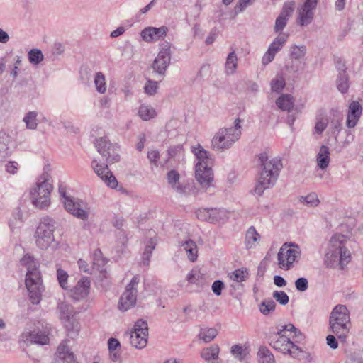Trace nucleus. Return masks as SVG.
<instances>
[{"instance_id": "nucleus-1", "label": "nucleus", "mask_w": 363, "mask_h": 363, "mask_svg": "<svg viewBox=\"0 0 363 363\" xmlns=\"http://www.w3.org/2000/svg\"><path fill=\"white\" fill-rule=\"evenodd\" d=\"M95 147L98 152L105 158L106 163L100 164L94 160L91 163L94 171L108 187L115 189L118 185V181L109 170L108 165L120 161L118 147L112 144L106 137L96 138Z\"/></svg>"}, {"instance_id": "nucleus-2", "label": "nucleus", "mask_w": 363, "mask_h": 363, "mask_svg": "<svg viewBox=\"0 0 363 363\" xmlns=\"http://www.w3.org/2000/svg\"><path fill=\"white\" fill-rule=\"evenodd\" d=\"M259 165L262 170L260 173L258 183L255 188V192L261 196L264 190L272 188L276 184L279 173L283 168L281 160L274 157L269 160L267 152L258 155Z\"/></svg>"}, {"instance_id": "nucleus-3", "label": "nucleus", "mask_w": 363, "mask_h": 363, "mask_svg": "<svg viewBox=\"0 0 363 363\" xmlns=\"http://www.w3.org/2000/svg\"><path fill=\"white\" fill-rule=\"evenodd\" d=\"M21 265L27 268L26 275V286L28 289L30 301L38 304L41 299L42 279L38 269L39 264L30 254H26L20 260Z\"/></svg>"}, {"instance_id": "nucleus-4", "label": "nucleus", "mask_w": 363, "mask_h": 363, "mask_svg": "<svg viewBox=\"0 0 363 363\" xmlns=\"http://www.w3.org/2000/svg\"><path fill=\"white\" fill-rule=\"evenodd\" d=\"M347 240L342 234H335L329 240L325 255V264L328 267H340L343 269L350 261V252L346 248Z\"/></svg>"}, {"instance_id": "nucleus-5", "label": "nucleus", "mask_w": 363, "mask_h": 363, "mask_svg": "<svg viewBox=\"0 0 363 363\" xmlns=\"http://www.w3.org/2000/svg\"><path fill=\"white\" fill-rule=\"evenodd\" d=\"M329 325L338 340L345 343L351 328L350 311L346 306L339 304L334 307L330 314Z\"/></svg>"}, {"instance_id": "nucleus-6", "label": "nucleus", "mask_w": 363, "mask_h": 363, "mask_svg": "<svg viewBox=\"0 0 363 363\" xmlns=\"http://www.w3.org/2000/svg\"><path fill=\"white\" fill-rule=\"evenodd\" d=\"M49 172L48 166L44 168L43 173L37 182L36 187L30 191L32 203L39 208H45L50 203V196L53 187Z\"/></svg>"}, {"instance_id": "nucleus-7", "label": "nucleus", "mask_w": 363, "mask_h": 363, "mask_svg": "<svg viewBox=\"0 0 363 363\" xmlns=\"http://www.w3.org/2000/svg\"><path fill=\"white\" fill-rule=\"evenodd\" d=\"M241 120L238 118L235 121V125L228 128H220L211 140L214 150L223 151L229 149L237 141L241 135Z\"/></svg>"}, {"instance_id": "nucleus-8", "label": "nucleus", "mask_w": 363, "mask_h": 363, "mask_svg": "<svg viewBox=\"0 0 363 363\" xmlns=\"http://www.w3.org/2000/svg\"><path fill=\"white\" fill-rule=\"evenodd\" d=\"M55 230V221L49 216L41 218L36 228L34 238L36 246L43 250L56 246L53 233Z\"/></svg>"}, {"instance_id": "nucleus-9", "label": "nucleus", "mask_w": 363, "mask_h": 363, "mask_svg": "<svg viewBox=\"0 0 363 363\" xmlns=\"http://www.w3.org/2000/svg\"><path fill=\"white\" fill-rule=\"evenodd\" d=\"M301 256V250L298 245L290 242L284 243L280 248L278 255V264L279 268L289 270L293 267Z\"/></svg>"}, {"instance_id": "nucleus-10", "label": "nucleus", "mask_w": 363, "mask_h": 363, "mask_svg": "<svg viewBox=\"0 0 363 363\" xmlns=\"http://www.w3.org/2000/svg\"><path fill=\"white\" fill-rule=\"evenodd\" d=\"M268 340L270 346L274 350L284 354H289L294 358H300L302 353L301 349L285 335L277 338L276 335H269Z\"/></svg>"}, {"instance_id": "nucleus-11", "label": "nucleus", "mask_w": 363, "mask_h": 363, "mask_svg": "<svg viewBox=\"0 0 363 363\" xmlns=\"http://www.w3.org/2000/svg\"><path fill=\"white\" fill-rule=\"evenodd\" d=\"M147 323L142 319L138 320L134 325L133 330L130 334L131 345L138 349L145 347L147 342Z\"/></svg>"}, {"instance_id": "nucleus-12", "label": "nucleus", "mask_w": 363, "mask_h": 363, "mask_svg": "<svg viewBox=\"0 0 363 363\" xmlns=\"http://www.w3.org/2000/svg\"><path fill=\"white\" fill-rule=\"evenodd\" d=\"M139 283V278L135 276L132 278L130 282L127 285L125 291L120 298L118 308L121 311H128L135 306L136 303V296L138 290L136 286Z\"/></svg>"}, {"instance_id": "nucleus-13", "label": "nucleus", "mask_w": 363, "mask_h": 363, "mask_svg": "<svg viewBox=\"0 0 363 363\" xmlns=\"http://www.w3.org/2000/svg\"><path fill=\"white\" fill-rule=\"evenodd\" d=\"M171 61L170 44L166 43L163 48L160 50L157 57L154 60L152 67L155 72L161 77L165 75L166 70Z\"/></svg>"}, {"instance_id": "nucleus-14", "label": "nucleus", "mask_w": 363, "mask_h": 363, "mask_svg": "<svg viewBox=\"0 0 363 363\" xmlns=\"http://www.w3.org/2000/svg\"><path fill=\"white\" fill-rule=\"evenodd\" d=\"M65 209L76 218L86 220L89 218V208L86 203L74 198H65L63 201Z\"/></svg>"}, {"instance_id": "nucleus-15", "label": "nucleus", "mask_w": 363, "mask_h": 363, "mask_svg": "<svg viewBox=\"0 0 363 363\" xmlns=\"http://www.w3.org/2000/svg\"><path fill=\"white\" fill-rule=\"evenodd\" d=\"M59 309L60 311V318L65 321V325L67 331L77 335L79 331V323L74 318L73 306L62 303L59 306Z\"/></svg>"}, {"instance_id": "nucleus-16", "label": "nucleus", "mask_w": 363, "mask_h": 363, "mask_svg": "<svg viewBox=\"0 0 363 363\" xmlns=\"http://www.w3.org/2000/svg\"><path fill=\"white\" fill-rule=\"evenodd\" d=\"M317 4L318 0H306L298 9V20L300 26H308L312 22Z\"/></svg>"}, {"instance_id": "nucleus-17", "label": "nucleus", "mask_w": 363, "mask_h": 363, "mask_svg": "<svg viewBox=\"0 0 363 363\" xmlns=\"http://www.w3.org/2000/svg\"><path fill=\"white\" fill-rule=\"evenodd\" d=\"M195 177L197 182L203 187L210 186L213 179V174L211 167L202 166L201 162L196 164Z\"/></svg>"}, {"instance_id": "nucleus-18", "label": "nucleus", "mask_w": 363, "mask_h": 363, "mask_svg": "<svg viewBox=\"0 0 363 363\" xmlns=\"http://www.w3.org/2000/svg\"><path fill=\"white\" fill-rule=\"evenodd\" d=\"M167 31L168 28L167 26L160 28L147 27L141 31L140 35L144 41L150 43L164 39Z\"/></svg>"}, {"instance_id": "nucleus-19", "label": "nucleus", "mask_w": 363, "mask_h": 363, "mask_svg": "<svg viewBox=\"0 0 363 363\" xmlns=\"http://www.w3.org/2000/svg\"><path fill=\"white\" fill-rule=\"evenodd\" d=\"M22 340L26 344L36 343L39 345H46L49 342L47 335L40 330H24L21 334Z\"/></svg>"}, {"instance_id": "nucleus-20", "label": "nucleus", "mask_w": 363, "mask_h": 363, "mask_svg": "<svg viewBox=\"0 0 363 363\" xmlns=\"http://www.w3.org/2000/svg\"><path fill=\"white\" fill-rule=\"evenodd\" d=\"M90 289V279L89 277H83L72 290L74 299L79 300L86 298Z\"/></svg>"}, {"instance_id": "nucleus-21", "label": "nucleus", "mask_w": 363, "mask_h": 363, "mask_svg": "<svg viewBox=\"0 0 363 363\" xmlns=\"http://www.w3.org/2000/svg\"><path fill=\"white\" fill-rule=\"evenodd\" d=\"M362 114V106L357 101H352L349 106L346 124L348 128H354Z\"/></svg>"}, {"instance_id": "nucleus-22", "label": "nucleus", "mask_w": 363, "mask_h": 363, "mask_svg": "<svg viewBox=\"0 0 363 363\" xmlns=\"http://www.w3.org/2000/svg\"><path fill=\"white\" fill-rule=\"evenodd\" d=\"M192 152L198 160L197 163L201 162L202 166H210L212 164L213 160L210 156V153L205 150L199 144L197 147H192Z\"/></svg>"}, {"instance_id": "nucleus-23", "label": "nucleus", "mask_w": 363, "mask_h": 363, "mask_svg": "<svg viewBox=\"0 0 363 363\" xmlns=\"http://www.w3.org/2000/svg\"><path fill=\"white\" fill-rule=\"evenodd\" d=\"M276 104L281 110L290 112L294 106V99L291 94H281L277 99Z\"/></svg>"}, {"instance_id": "nucleus-24", "label": "nucleus", "mask_w": 363, "mask_h": 363, "mask_svg": "<svg viewBox=\"0 0 363 363\" xmlns=\"http://www.w3.org/2000/svg\"><path fill=\"white\" fill-rule=\"evenodd\" d=\"M330 162V150L329 147L325 145H322L320 148L319 152L317 155L318 166L325 169L328 167Z\"/></svg>"}, {"instance_id": "nucleus-25", "label": "nucleus", "mask_w": 363, "mask_h": 363, "mask_svg": "<svg viewBox=\"0 0 363 363\" xmlns=\"http://www.w3.org/2000/svg\"><path fill=\"white\" fill-rule=\"evenodd\" d=\"M219 347L218 345H213L202 350L201 355L203 359L210 363L211 361L216 360L218 358Z\"/></svg>"}, {"instance_id": "nucleus-26", "label": "nucleus", "mask_w": 363, "mask_h": 363, "mask_svg": "<svg viewBox=\"0 0 363 363\" xmlns=\"http://www.w3.org/2000/svg\"><path fill=\"white\" fill-rule=\"evenodd\" d=\"M186 279L189 284L201 286L204 282L205 277L199 269L194 268L188 273Z\"/></svg>"}, {"instance_id": "nucleus-27", "label": "nucleus", "mask_w": 363, "mask_h": 363, "mask_svg": "<svg viewBox=\"0 0 363 363\" xmlns=\"http://www.w3.org/2000/svg\"><path fill=\"white\" fill-rule=\"evenodd\" d=\"M184 250L187 253V256L189 259L194 262L197 259L198 257V250H197V246L192 240L189 239L185 242H184L182 245Z\"/></svg>"}, {"instance_id": "nucleus-28", "label": "nucleus", "mask_w": 363, "mask_h": 363, "mask_svg": "<svg viewBox=\"0 0 363 363\" xmlns=\"http://www.w3.org/2000/svg\"><path fill=\"white\" fill-rule=\"evenodd\" d=\"M289 35L286 33L280 34L269 45L268 50L276 55L286 43Z\"/></svg>"}, {"instance_id": "nucleus-29", "label": "nucleus", "mask_w": 363, "mask_h": 363, "mask_svg": "<svg viewBox=\"0 0 363 363\" xmlns=\"http://www.w3.org/2000/svg\"><path fill=\"white\" fill-rule=\"evenodd\" d=\"M10 141L9 135L0 131V161H4L10 155L8 144Z\"/></svg>"}, {"instance_id": "nucleus-30", "label": "nucleus", "mask_w": 363, "mask_h": 363, "mask_svg": "<svg viewBox=\"0 0 363 363\" xmlns=\"http://www.w3.org/2000/svg\"><path fill=\"white\" fill-rule=\"evenodd\" d=\"M259 235L255 227L251 226L245 235V243L247 249L255 247V242L259 239Z\"/></svg>"}, {"instance_id": "nucleus-31", "label": "nucleus", "mask_w": 363, "mask_h": 363, "mask_svg": "<svg viewBox=\"0 0 363 363\" xmlns=\"http://www.w3.org/2000/svg\"><path fill=\"white\" fill-rule=\"evenodd\" d=\"M337 87L338 90L342 93H345L347 91L349 84L346 69H342L341 71H339L337 79Z\"/></svg>"}, {"instance_id": "nucleus-32", "label": "nucleus", "mask_w": 363, "mask_h": 363, "mask_svg": "<svg viewBox=\"0 0 363 363\" xmlns=\"http://www.w3.org/2000/svg\"><path fill=\"white\" fill-rule=\"evenodd\" d=\"M257 356L259 363H275L273 354L266 347H262L259 349Z\"/></svg>"}, {"instance_id": "nucleus-33", "label": "nucleus", "mask_w": 363, "mask_h": 363, "mask_svg": "<svg viewBox=\"0 0 363 363\" xmlns=\"http://www.w3.org/2000/svg\"><path fill=\"white\" fill-rule=\"evenodd\" d=\"M218 335V331L214 328H203L201 330L199 337L206 343L212 341Z\"/></svg>"}, {"instance_id": "nucleus-34", "label": "nucleus", "mask_w": 363, "mask_h": 363, "mask_svg": "<svg viewBox=\"0 0 363 363\" xmlns=\"http://www.w3.org/2000/svg\"><path fill=\"white\" fill-rule=\"evenodd\" d=\"M298 201L310 207L317 206L320 203L318 195L314 192L310 193L306 196H300Z\"/></svg>"}, {"instance_id": "nucleus-35", "label": "nucleus", "mask_w": 363, "mask_h": 363, "mask_svg": "<svg viewBox=\"0 0 363 363\" xmlns=\"http://www.w3.org/2000/svg\"><path fill=\"white\" fill-rule=\"evenodd\" d=\"M238 58L235 51L230 52L226 59L225 69L229 74H233L237 68Z\"/></svg>"}, {"instance_id": "nucleus-36", "label": "nucleus", "mask_w": 363, "mask_h": 363, "mask_svg": "<svg viewBox=\"0 0 363 363\" xmlns=\"http://www.w3.org/2000/svg\"><path fill=\"white\" fill-rule=\"evenodd\" d=\"M306 53V48L305 45H293L290 48V57L292 60H300L305 56Z\"/></svg>"}, {"instance_id": "nucleus-37", "label": "nucleus", "mask_w": 363, "mask_h": 363, "mask_svg": "<svg viewBox=\"0 0 363 363\" xmlns=\"http://www.w3.org/2000/svg\"><path fill=\"white\" fill-rule=\"evenodd\" d=\"M138 114L143 121H148L155 116V109L147 105H141L138 110Z\"/></svg>"}, {"instance_id": "nucleus-38", "label": "nucleus", "mask_w": 363, "mask_h": 363, "mask_svg": "<svg viewBox=\"0 0 363 363\" xmlns=\"http://www.w3.org/2000/svg\"><path fill=\"white\" fill-rule=\"evenodd\" d=\"M211 213L210 223H216L220 221H223L226 218V213L224 211L216 208H209Z\"/></svg>"}, {"instance_id": "nucleus-39", "label": "nucleus", "mask_w": 363, "mask_h": 363, "mask_svg": "<svg viewBox=\"0 0 363 363\" xmlns=\"http://www.w3.org/2000/svg\"><path fill=\"white\" fill-rule=\"evenodd\" d=\"M180 178L179 174L176 170H171L167 173V180L169 185L177 191H182V187L177 182Z\"/></svg>"}, {"instance_id": "nucleus-40", "label": "nucleus", "mask_w": 363, "mask_h": 363, "mask_svg": "<svg viewBox=\"0 0 363 363\" xmlns=\"http://www.w3.org/2000/svg\"><path fill=\"white\" fill-rule=\"evenodd\" d=\"M249 275L248 271L246 268H241L235 269L229 276L230 278L237 282H242L247 279Z\"/></svg>"}, {"instance_id": "nucleus-41", "label": "nucleus", "mask_w": 363, "mask_h": 363, "mask_svg": "<svg viewBox=\"0 0 363 363\" xmlns=\"http://www.w3.org/2000/svg\"><path fill=\"white\" fill-rule=\"evenodd\" d=\"M155 245H156V242L152 238H151L149 240L148 243L147 244V245L145 248V251L143 252V262L144 265H147V266L149 265L150 257L152 255V252L153 250L155 247Z\"/></svg>"}, {"instance_id": "nucleus-42", "label": "nucleus", "mask_w": 363, "mask_h": 363, "mask_svg": "<svg viewBox=\"0 0 363 363\" xmlns=\"http://www.w3.org/2000/svg\"><path fill=\"white\" fill-rule=\"evenodd\" d=\"M275 302L272 299L269 298L267 300L263 301L259 304V311L263 315H267L275 310Z\"/></svg>"}, {"instance_id": "nucleus-43", "label": "nucleus", "mask_w": 363, "mask_h": 363, "mask_svg": "<svg viewBox=\"0 0 363 363\" xmlns=\"http://www.w3.org/2000/svg\"><path fill=\"white\" fill-rule=\"evenodd\" d=\"M94 84L98 92L101 94L105 93L106 90V86L105 82V76L102 72H99L96 74L94 78Z\"/></svg>"}, {"instance_id": "nucleus-44", "label": "nucleus", "mask_w": 363, "mask_h": 363, "mask_svg": "<svg viewBox=\"0 0 363 363\" xmlns=\"http://www.w3.org/2000/svg\"><path fill=\"white\" fill-rule=\"evenodd\" d=\"M29 62L33 65H38L43 60V55L39 49H32L28 54Z\"/></svg>"}, {"instance_id": "nucleus-45", "label": "nucleus", "mask_w": 363, "mask_h": 363, "mask_svg": "<svg viewBox=\"0 0 363 363\" xmlns=\"http://www.w3.org/2000/svg\"><path fill=\"white\" fill-rule=\"evenodd\" d=\"M37 113L35 111H29L24 117L23 121L26 124V127L29 129L34 130L37 128L36 122Z\"/></svg>"}, {"instance_id": "nucleus-46", "label": "nucleus", "mask_w": 363, "mask_h": 363, "mask_svg": "<svg viewBox=\"0 0 363 363\" xmlns=\"http://www.w3.org/2000/svg\"><path fill=\"white\" fill-rule=\"evenodd\" d=\"M271 89L274 92L280 93L286 85L284 79H274L270 83Z\"/></svg>"}, {"instance_id": "nucleus-47", "label": "nucleus", "mask_w": 363, "mask_h": 363, "mask_svg": "<svg viewBox=\"0 0 363 363\" xmlns=\"http://www.w3.org/2000/svg\"><path fill=\"white\" fill-rule=\"evenodd\" d=\"M57 277L60 286L64 289H67L68 288V274L67 273V272L62 269H58L57 270Z\"/></svg>"}, {"instance_id": "nucleus-48", "label": "nucleus", "mask_w": 363, "mask_h": 363, "mask_svg": "<svg viewBox=\"0 0 363 363\" xmlns=\"http://www.w3.org/2000/svg\"><path fill=\"white\" fill-rule=\"evenodd\" d=\"M273 298L281 305L285 306L289 301V296L283 291H275L273 293Z\"/></svg>"}, {"instance_id": "nucleus-49", "label": "nucleus", "mask_w": 363, "mask_h": 363, "mask_svg": "<svg viewBox=\"0 0 363 363\" xmlns=\"http://www.w3.org/2000/svg\"><path fill=\"white\" fill-rule=\"evenodd\" d=\"M294 11V3H285L279 16L289 18Z\"/></svg>"}, {"instance_id": "nucleus-50", "label": "nucleus", "mask_w": 363, "mask_h": 363, "mask_svg": "<svg viewBox=\"0 0 363 363\" xmlns=\"http://www.w3.org/2000/svg\"><path fill=\"white\" fill-rule=\"evenodd\" d=\"M158 89V84L157 82L148 79L147 84L144 86L145 92L150 96L156 94Z\"/></svg>"}, {"instance_id": "nucleus-51", "label": "nucleus", "mask_w": 363, "mask_h": 363, "mask_svg": "<svg viewBox=\"0 0 363 363\" xmlns=\"http://www.w3.org/2000/svg\"><path fill=\"white\" fill-rule=\"evenodd\" d=\"M289 19L285 17H282L280 16H278L275 21V26L274 28V30L275 33H279L283 30V29L285 28V26L287 24Z\"/></svg>"}, {"instance_id": "nucleus-52", "label": "nucleus", "mask_w": 363, "mask_h": 363, "mask_svg": "<svg viewBox=\"0 0 363 363\" xmlns=\"http://www.w3.org/2000/svg\"><path fill=\"white\" fill-rule=\"evenodd\" d=\"M295 287L297 291L301 292L306 291L308 288V279L305 277H300L295 281Z\"/></svg>"}, {"instance_id": "nucleus-53", "label": "nucleus", "mask_w": 363, "mask_h": 363, "mask_svg": "<svg viewBox=\"0 0 363 363\" xmlns=\"http://www.w3.org/2000/svg\"><path fill=\"white\" fill-rule=\"evenodd\" d=\"M196 215L198 219L210 223L211 213H209V208H199L196 211Z\"/></svg>"}, {"instance_id": "nucleus-54", "label": "nucleus", "mask_w": 363, "mask_h": 363, "mask_svg": "<svg viewBox=\"0 0 363 363\" xmlns=\"http://www.w3.org/2000/svg\"><path fill=\"white\" fill-rule=\"evenodd\" d=\"M301 62L298 60H296V61H294V60H291V63H288L286 65V69L289 72H292V73H294V74H298L299 72L303 69V67H301Z\"/></svg>"}, {"instance_id": "nucleus-55", "label": "nucleus", "mask_w": 363, "mask_h": 363, "mask_svg": "<svg viewBox=\"0 0 363 363\" xmlns=\"http://www.w3.org/2000/svg\"><path fill=\"white\" fill-rule=\"evenodd\" d=\"M183 152V145L181 144L174 145L168 149L169 158H173Z\"/></svg>"}, {"instance_id": "nucleus-56", "label": "nucleus", "mask_w": 363, "mask_h": 363, "mask_svg": "<svg viewBox=\"0 0 363 363\" xmlns=\"http://www.w3.org/2000/svg\"><path fill=\"white\" fill-rule=\"evenodd\" d=\"M252 0H238L235 8V15L243 11L251 3Z\"/></svg>"}, {"instance_id": "nucleus-57", "label": "nucleus", "mask_w": 363, "mask_h": 363, "mask_svg": "<svg viewBox=\"0 0 363 363\" xmlns=\"http://www.w3.org/2000/svg\"><path fill=\"white\" fill-rule=\"evenodd\" d=\"M213 292L216 296H220L222 294V291L224 289V283L221 280L215 281L211 286Z\"/></svg>"}, {"instance_id": "nucleus-58", "label": "nucleus", "mask_w": 363, "mask_h": 363, "mask_svg": "<svg viewBox=\"0 0 363 363\" xmlns=\"http://www.w3.org/2000/svg\"><path fill=\"white\" fill-rule=\"evenodd\" d=\"M231 353L240 360L243 359L244 350L240 345H235L231 347Z\"/></svg>"}, {"instance_id": "nucleus-59", "label": "nucleus", "mask_w": 363, "mask_h": 363, "mask_svg": "<svg viewBox=\"0 0 363 363\" xmlns=\"http://www.w3.org/2000/svg\"><path fill=\"white\" fill-rule=\"evenodd\" d=\"M108 351L118 350L121 348L120 342L114 337H111L108 340Z\"/></svg>"}, {"instance_id": "nucleus-60", "label": "nucleus", "mask_w": 363, "mask_h": 363, "mask_svg": "<svg viewBox=\"0 0 363 363\" xmlns=\"http://www.w3.org/2000/svg\"><path fill=\"white\" fill-rule=\"evenodd\" d=\"M147 158L151 163L157 166V160L160 159V152L157 150H152L147 152Z\"/></svg>"}, {"instance_id": "nucleus-61", "label": "nucleus", "mask_w": 363, "mask_h": 363, "mask_svg": "<svg viewBox=\"0 0 363 363\" xmlns=\"http://www.w3.org/2000/svg\"><path fill=\"white\" fill-rule=\"evenodd\" d=\"M350 360L351 363H363V352H354Z\"/></svg>"}, {"instance_id": "nucleus-62", "label": "nucleus", "mask_w": 363, "mask_h": 363, "mask_svg": "<svg viewBox=\"0 0 363 363\" xmlns=\"http://www.w3.org/2000/svg\"><path fill=\"white\" fill-rule=\"evenodd\" d=\"M328 345L332 349H337L338 347V342L336 337L333 335H328L326 337Z\"/></svg>"}, {"instance_id": "nucleus-63", "label": "nucleus", "mask_w": 363, "mask_h": 363, "mask_svg": "<svg viewBox=\"0 0 363 363\" xmlns=\"http://www.w3.org/2000/svg\"><path fill=\"white\" fill-rule=\"evenodd\" d=\"M275 55H276L275 54L272 53V52H270L267 50V51L265 52V54L262 57V64L264 65L269 64L274 59Z\"/></svg>"}, {"instance_id": "nucleus-64", "label": "nucleus", "mask_w": 363, "mask_h": 363, "mask_svg": "<svg viewBox=\"0 0 363 363\" xmlns=\"http://www.w3.org/2000/svg\"><path fill=\"white\" fill-rule=\"evenodd\" d=\"M18 164L16 162L10 161L6 164V169L10 174H15L18 169Z\"/></svg>"}]
</instances>
